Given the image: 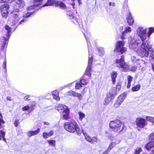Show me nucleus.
I'll list each match as a JSON object with an SVG mask.
<instances>
[{
  "instance_id": "7",
  "label": "nucleus",
  "mask_w": 154,
  "mask_h": 154,
  "mask_svg": "<svg viewBox=\"0 0 154 154\" xmlns=\"http://www.w3.org/2000/svg\"><path fill=\"white\" fill-rule=\"evenodd\" d=\"M125 42L123 41H118L116 44V49L115 51H116L120 52L121 53L125 52L127 51L126 48L124 47Z\"/></svg>"
},
{
  "instance_id": "41",
  "label": "nucleus",
  "mask_w": 154,
  "mask_h": 154,
  "mask_svg": "<svg viewBox=\"0 0 154 154\" xmlns=\"http://www.w3.org/2000/svg\"><path fill=\"white\" fill-rule=\"evenodd\" d=\"M91 65H88L86 69V72H90L91 71Z\"/></svg>"
},
{
  "instance_id": "59",
  "label": "nucleus",
  "mask_w": 154,
  "mask_h": 154,
  "mask_svg": "<svg viewBox=\"0 0 154 154\" xmlns=\"http://www.w3.org/2000/svg\"><path fill=\"white\" fill-rule=\"evenodd\" d=\"M77 1L78 2L79 5L82 4V0H77Z\"/></svg>"
},
{
  "instance_id": "3",
  "label": "nucleus",
  "mask_w": 154,
  "mask_h": 154,
  "mask_svg": "<svg viewBox=\"0 0 154 154\" xmlns=\"http://www.w3.org/2000/svg\"><path fill=\"white\" fill-rule=\"evenodd\" d=\"M148 51H152L151 45H149L147 41H146L143 42L140 48L137 50V52L141 57H147L149 54Z\"/></svg>"
},
{
  "instance_id": "30",
  "label": "nucleus",
  "mask_w": 154,
  "mask_h": 154,
  "mask_svg": "<svg viewBox=\"0 0 154 154\" xmlns=\"http://www.w3.org/2000/svg\"><path fill=\"white\" fill-rule=\"evenodd\" d=\"M140 85H137L132 87V91H138L140 89Z\"/></svg>"
},
{
  "instance_id": "44",
  "label": "nucleus",
  "mask_w": 154,
  "mask_h": 154,
  "mask_svg": "<svg viewBox=\"0 0 154 154\" xmlns=\"http://www.w3.org/2000/svg\"><path fill=\"white\" fill-rule=\"evenodd\" d=\"M121 83L119 82L117 84V85H116V90H117L118 91H119L121 88Z\"/></svg>"
},
{
  "instance_id": "52",
  "label": "nucleus",
  "mask_w": 154,
  "mask_h": 154,
  "mask_svg": "<svg viewBox=\"0 0 154 154\" xmlns=\"http://www.w3.org/2000/svg\"><path fill=\"white\" fill-rule=\"evenodd\" d=\"M4 40L5 41V42H4V45L3 46V47H4L5 45L7 44V42L8 41V40L7 38H6L4 37Z\"/></svg>"
},
{
  "instance_id": "15",
  "label": "nucleus",
  "mask_w": 154,
  "mask_h": 154,
  "mask_svg": "<svg viewBox=\"0 0 154 154\" xmlns=\"http://www.w3.org/2000/svg\"><path fill=\"white\" fill-rule=\"evenodd\" d=\"M40 131V129L39 128H38L36 130L34 131H29L27 132V135L29 137H31V136L37 134Z\"/></svg>"
},
{
  "instance_id": "62",
  "label": "nucleus",
  "mask_w": 154,
  "mask_h": 154,
  "mask_svg": "<svg viewBox=\"0 0 154 154\" xmlns=\"http://www.w3.org/2000/svg\"><path fill=\"white\" fill-rule=\"evenodd\" d=\"M75 5V4L74 3H73L72 4V5L73 6V8H74V5Z\"/></svg>"
},
{
  "instance_id": "43",
  "label": "nucleus",
  "mask_w": 154,
  "mask_h": 154,
  "mask_svg": "<svg viewBox=\"0 0 154 154\" xmlns=\"http://www.w3.org/2000/svg\"><path fill=\"white\" fill-rule=\"evenodd\" d=\"M30 108V107L28 105L25 106L22 108V110L23 111H27L29 110Z\"/></svg>"
},
{
  "instance_id": "42",
  "label": "nucleus",
  "mask_w": 154,
  "mask_h": 154,
  "mask_svg": "<svg viewBox=\"0 0 154 154\" xmlns=\"http://www.w3.org/2000/svg\"><path fill=\"white\" fill-rule=\"evenodd\" d=\"M82 87L80 83H77L76 84L75 88L76 89H79Z\"/></svg>"
},
{
  "instance_id": "57",
  "label": "nucleus",
  "mask_w": 154,
  "mask_h": 154,
  "mask_svg": "<svg viewBox=\"0 0 154 154\" xmlns=\"http://www.w3.org/2000/svg\"><path fill=\"white\" fill-rule=\"evenodd\" d=\"M108 137L111 140H113L112 138L113 137L111 136V135L109 134V135H108Z\"/></svg>"
},
{
  "instance_id": "28",
  "label": "nucleus",
  "mask_w": 154,
  "mask_h": 154,
  "mask_svg": "<svg viewBox=\"0 0 154 154\" xmlns=\"http://www.w3.org/2000/svg\"><path fill=\"white\" fill-rule=\"evenodd\" d=\"M83 133L85 137V139L91 143L92 141V138L91 137L88 135L85 132H83Z\"/></svg>"
},
{
  "instance_id": "50",
  "label": "nucleus",
  "mask_w": 154,
  "mask_h": 154,
  "mask_svg": "<svg viewBox=\"0 0 154 154\" xmlns=\"http://www.w3.org/2000/svg\"><path fill=\"white\" fill-rule=\"evenodd\" d=\"M2 1L3 2L10 3L14 1V0H2Z\"/></svg>"
},
{
  "instance_id": "37",
  "label": "nucleus",
  "mask_w": 154,
  "mask_h": 154,
  "mask_svg": "<svg viewBox=\"0 0 154 154\" xmlns=\"http://www.w3.org/2000/svg\"><path fill=\"white\" fill-rule=\"evenodd\" d=\"M146 119L150 122L154 123V117L150 116H146Z\"/></svg>"
},
{
  "instance_id": "54",
  "label": "nucleus",
  "mask_w": 154,
  "mask_h": 154,
  "mask_svg": "<svg viewBox=\"0 0 154 154\" xmlns=\"http://www.w3.org/2000/svg\"><path fill=\"white\" fill-rule=\"evenodd\" d=\"M29 97V96H26L24 97V99L25 100H29V99H28Z\"/></svg>"
},
{
  "instance_id": "10",
  "label": "nucleus",
  "mask_w": 154,
  "mask_h": 154,
  "mask_svg": "<svg viewBox=\"0 0 154 154\" xmlns=\"http://www.w3.org/2000/svg\"><path fill=\"white\" fill-rule=\"evenodd\" d=\"M9 6L8 4H4L0 6V9L2 15L4 17H6L8 14V10Z\"/></svg>"
},
{
  "instance_id": "38",
  "label": "nucleus",
  "mask_w": 154,
  "mask_h": 154,
  "mask_svg": "<svg viewBox=\"0 0 154 154\" xmlns=\"http://www.w3.org/2000/svg\"><path fill=\"white\" fill-rule=\"evenodd\" d=\"M92 141L91 142V143H94V142H97L99 140L97 137H94L92 138Z\"/></svg>"
},
{
  "instance_id": "49",
  "label": "nucleus",
  "mask_w": 154,
  "mask_h": 154,
  "mask_svg": "<svg viewBox=\"0 0 154 154\" xmlns=\"http://www.w3.org/2000/svg\"><path fill=\"white\" fill-rule=\"evenodd\" d=\"M3 68L4 69H6V60H5L3 62Z\"/></svg>"
},
{
  "instance_id": "36",
  "label": "nucleus",
  "mask_w": 154,
  "mask_h": 154,
  "mask_svg": "<svg viewBox=\"0 0 154 154\" xmlns=\"http://www.w3.org/2000/svg\"><path fill=\"white\" fill-rule=\"evenodd\" d=\"M116 146V144L115 142H112L109 145L107 150L109 151L112 149L113 147Z\"/></svg>"
},
{
  "instance_id": "5",
  "label": "nucleus",
  "mask_w": 154,
  "mask_h": 154,
  "mask_svg": "<svg viewBox=\"0 0 154 154\" xmlns=\"http://www.w3.org/2000/svg\"><path fill=\"white\" fill-rule=\"evenodd\" d=\"M110 128L114 132H118L120 130L122 125V122L118 120L111 121L109 124Z\"/></svg>"
},
{
  "instance_id": "58",
  "label": "nucleus",
  "mask_w": 154,
  "mask_h": 154,
  "mask_svg": "<svg viewBox=\"0 0 154 154\" xmlns=\"http://www.w3.org/2000/svg\"><path fill=\"white\" fill-rule=\"evenodd\" d=\"M131 83H128L127 85V87L128 88H130L131 86Z\"/></svg>"
},
{
  "instance_id": "31",
  "label": "nucleus",
  "mask_w": 154,
  "mask_h": 154,
  "mask_svg": "<svg viewBox=\"0 0 154 154\" xmlns=\"http://www.w3.org/2000/svg\"><path fill=\"white\" fill-rule=\"evenodd\" d=\"M73 96L77 97L80 100L82 99L83 97L82 96L81 94L75 92Z\"/></svg>"
},
{
  "instance_id": "17",
  "label": "nucleus",
  "mask_w": 154,
  "mask_h": 154,
  "mask_svg": "<svg viewBox=\"0 0 154 154\" xmlns=\"http://www.w3.org/2000/svg\"><path fill=\"white\" fill-rule=\"evenodd\" d=\"M54 131H51L48 133L44 132L42 134V136L44 139H47L53 135L54 134Z\"/></svg>"
},
{
  "instance_id": "53",
  "label": "nucleus",
  "mask_w": 154,
  "mask_h": 154,
  "mask_svg": "<svg viewBox=\"0 0 154 154\" xmlns=\"http://www.w3.org/2000/svg\"><path fill=\"white\" fill-rule=\"evenodd\" d=\"M18 124V120H16L14 122V125L16 127H17Z\"/></svg>"
},
{
  "instance_id": "56",
  "label": "nucleus",
  "mask_w": 154,
  "mask_h": 154,
  "mask_svg": "<svg viewBox=\"0 0 154 154\" xmlns=\"http://www.w3.org/2000/svg\"><path fill=\"white\" fill-rule=\"evenodd\" d=\"M109 5L110 6L112 5L113 6H114L115 5V3L114 2L111 3V2H110L109 3Z\"/></svg>"
},
{
  "instance_id": "45",
  "label": "nucleus",
  "mask_w": 154,
  "mask_h": 154,
  "mask_svg": "<svg viewBox=\"0 0 154 154\" xmlns=\"http://www.w3.org/2000/svg\"><path fill=\"white\" fill-rule=\"evenodd\" d=\"M81 82L82 84L83 85H85L87 84L88 82L85 80L82 79L81 80Z\"/></svg>"
},
{
  "instance_id": "55",
  "label": "nucleus",
  "mask_w": 154,
  "mask_h": 154,
  "mask_svg": "<svg viewBox=\"0 0 154 154\" xmlns=\"http://www.w3.org/2000/svg\"><path fill=\"white\" fill-rule=\"evenodd\" d=\"M109 152V151L108 150H106L105 152H104L102 154H107Z\"/></svg>"
},
{
  "instance_id": "2",
  "label": "nucleus",
  "mask_w": 154,
  "mask_h": 154,
  "mask_svg": "<svg viewBox=\"0 0 154 154\" xmlns=\"http://www.w3.org/2000/svg\"><path fill=\"white\" fill-rule=\"evenodd\" d=\"M64 127L66 130L71 133L76 132L79 134L81 132L78 125L73 120L66 122L64 125Z\"/></svg>"
},
{
  "instance_id": "19",
  "label": "nucleus",
  "mask_w": 154,
  "mask_h": 154,
  "mask_svg": "<svg viewBox=\"0 0 154 154\" xmlns=\"http://www.w3.org/2000/svg\"><path fill=\"white\" fill-rule=\"evenodd\" d=\"M131 31V28L129 26L126 27L124 31L122 33V35L121 36V38L122 39H125L124 35L125 33L130 32Z\"/></svg>"
},
{
  "instance_id": "18",
  "label": "nucleus",
  "mask_w": 154,
  "mask_h": 154,
  "mask_svg": "<svg viewBox=\"0 0 154 154\" xmlns=\"http://www.w3.org/2000/svg\"><path fill=\"white\" fill-rule=\"evenodd\" d=\"M117 73L116 71H112L111 73L112 83L115 84L116 82V79L117 76Z\"/></svg>"
},
{
  "instance_id": "48",
  "label": "nucleus",
  "mask_w": 154,
  "mask_h": 154,
  "mask_svg": "<svg viewBox=\"0 0 154 154\" xmlns=\"http://www.w3.org/2000/svg\"><path fill=\"white\" fill-rule=\"evenodd\" d=\"M149 139L152 140V141H153V140H154V133H152L150 134Z\"/></svg>"
},
{
  "instance_id": "61",
  "label": "nucleus",
  "mask_w": 154,
  "mask_h": 154,
  "mask_svg": "<svg viewBox=\"0 0 154 154\" xmlns=\"http://www.w3.org/2000/svg\"><path fill=\"white\" fill-rule=\"evenodd\" d=\"M44 123L45 125H49V123L48 122H45Z\"/></svg>"
},
{
  "instance_id": "9",
  "label": "nucleus",
  "mask_w": 154,
  "mask_h": 154,
  "mask_svg": "<svg viewBox=\"0 0 154 154\" xmlns=\"http://www.w3.org/2000/svg\"><path fill=\"white\" fill-rule=\"evenodd\" d=\"M131 59L133 63L136 64L137 65H139L138 66L139 68L143 66V64H146L145 62L141 59H137L134 56H132L131 57Z\"/></svg>"
},
{
  "instance_id": "60",
  "label": "nucleus",
  "mask_w": 154,
  "mask_h": 154,
  "mask_svg": "<svg viewBox=\"0 0 154 154\" xmlns=\"http://www.w3.org/2000/svg\"><path fill=\"white\" fill-rule=\"evenodd\" d=\"M11 97H7V99L8 100L11 101Z\"/></svg>"
},
{
  "instance_id": "16",
  "label": "nucleus",
  "mask_w": 154,
  "mask_h": 154,
  "mask_svg": "<svg viewBox=\"0 0 154 154\" xmlns=\"http://www.w3.org/2000/svg\"><path fill=\"white\" fill-rule=\"evenodd\" d=\"M117 93V90L116 88H112L109 91V93L108 94L109 96L114 98V96Z\"/></svg>"
},
{
  "instance_id": "51",
  "label": "nucleus",
  "mask_w": 154,
  "mask_h": 154,
  "mask_svg": "<svg viewBox=\"0 0 154 154\" xmlns=\"http://www.w3.org/2000/svg\"><path fill=\"white\" fill-rule=\"evenodd\" d=\"M26 20L25 19H22L19 22V24H22L23 23H24L26 22Z\"/></svg>"
},
{
  "instance_id": "63",
  "label": "nucleus",
  "mask_w": 154,
  "mask_h": 154,
  "mask_svg": "<svg viewBox=\"0 0 154 154\" xmlns=\"http://www.w3.org/2000/svg\"><path fill=\"white\" fill-rule=\"evenodd\" d=\"M151 154H154V150H152L151 151Z\"/></svg>"
},
{
  "instance_id": "24",
  "label": "nucleus",
  "mask_w": 154,
  "mask_h": 154,
  "mask_svg": "<svg viewBox=\"0 0 154 154\" xmlns=\"http://www.w3.org/2000/svg\"><path fill=\"white\" fill-rule=\"evenodd\" d=\"M17 6L20 8H23L25 5V3L23 0H16Z\"/></svg>"
},
{
  "instance_id": "33",
  "label": "nucleus",
  "mask_w": 154,
  "mask_h": 154,
  "mask_svg": "<svg viewBox=\"0 0 154 154\" xmlns=\"http://www.w3.org/2000/svg\"><path fill=\"white\" fill-rule=\"evenodd\" d=\"M47 141L50 145L52 146H55L56 143L55 140H48Z\"/></svg>"
},
{
  "instance_id": "27",
  "label": "nucleus",
  "mask_w": 154,
  "mask_h": 154,
  "mask_svg": "<svg viewBox=\"0 0 154 154\" xmlns=\"http://www.w3.org/2000/svg\"><path fill=\"white\" fill-rule=\"evenodd\" d=\"M146 148L149 150L151 148L154 147V141L148 143L145 146Z\"/></svg>"
},
{
  "instance_id": "4",
  "label": "nucleus",
  "mask_w": 154,
  "mask_h": 154,
  "mask_svg": "<svg viewBox=\"0 0 154 154\" xmlns=\"http://www.w3.org/2000/svg\"><path fill=\"white\" fill-rule=\"evenodd\" d=\"M43 0H34L35 5L33 6H29L27 8V13L25 15H23L24 18L29 17L35 11V7L36 6H39L41 5Z\"/></svg>"
},
{
  "instance_id": "40",
  "label": "nucleus",
  "mask_w": 154,
  "mask_h": 154,
  "mask_svg": "<svg viewBox=\"0 0 154 154\" xmlns=\"http://www.w3.org/2000/svg\"><path fill=\"white\" fill-rule=\"evenodd\" d=\"M141 152L142 150L141 148H137L136 149L135 154H139Z\"/></svg>"
},
{
  "instance_id": "12",
  "label": "nucleus",
  "mask_w": 154,
  "mask_h": 154,
  "mask_svg": "<svg viewBox=\"0 0 154 154\" xmlns=\"http://www.w3.org/2000/svg\"><path fill=\"white\" fill-rule=\"evenodd\" d=\"M136 122L137 126L141 128H143L147 124V121L145 119L141 118H137Z\"/></svg>"
},
{
  "instance_id": "23",
  "label": "nucleus",
  "mask_w": 154,
  "mask_h": 154,
  "mask_svg": "<svg viewBox=\"0 0 154 154\" xmlns=\"http://www.w3.org/2000/svg\"><path fill=\"white\" fill-rule=\"evenodd\" d=\"M57 2L54 0H48L47 3L43 5V7L52 5L56 4Z\"/></svg>"
},
{
  "instance_id": "13",
  "label": "nucleus",
  "mask_w": 154,
  "mask_h": 154,
  "mask_svg": "<svg viewBox=\"0 0 154 154\" xmlns=\"http://www.w3.org/2000/svg\"><path fill=\"white\" fill-rule=\"evenodd\" d=\"M141 43V42L140 40H135L131 38V41L129 42V47L131 49H134L137 48Z\"/></svg>"
},
{
  "instance_id": "39",
  "label": "nucleus",
  "mask_w": 154,
  "mask_h": 154,
  "mask_svg": "<svg viewBox=\"0 0 154 154\" xmlns=\"http://www.w3.org/2000/svg\"><path fill=\"white\" fill-rule=\"evenodd\" d=\"M74 91H70L67 93H66V95H69L71 96H73L74 94L75 93Z\"/></svg>"
},
{
  "instance_id": "22",
  "label": "nucleus",
  "mask_w": 154,
  "mask_h": 154,
  "mask_svg": "<svg viewBox=\"0 0 154 154\" xmlns=\"http://www.w3.org/2000/svg\"><path fill=\"white\" fill-rule=\"evenodd\" d=\"M53 98L56 100H59L60 97H59V91L57 90H55L52 92Z\"/></svg>"
},
{
  "instance_id": "11",
  "label": "nucleus",
  "mask_w": 154,
  "mask_h": 154,
  "mask_svg": "<svg viewBox=\"0 0 154 154\" xmlns=\"http://www.w3.org/2000/svg\"><path fill=\"white\" fill-rule=\"evenodd\" d=\"M126 96L127 94L125 93H123L120 95L114 104L115 106L116 107H118L124 101Z\"/></svg>"
},
{
  "instance_id": "21",
  "label": "nucleus",
  "mask_w": 154,
  "mask_h": 154,
  "mask_svg": "<svg viewBox=\"0 0 154 154\" xmlns=\"http://www.w3.org/2000/svg\"><path fill=\"white\" fill-rule=\"evenodd\" d=\"M56 109L58 110L59 111H60V110H65L66 109H68L67 108V106H66L65 105H63L62 104H60L58 105L56 107Z\"/></svg>"
},
{
  "instance_id": "29",
  "label": "nucleus",
  "mask_w": 154,
  "mask_h": 154,
  "mask_svg": "<svg viewBox=\"0 0 154 154\" xmlns=\"http://www.w3.org/2000/svg\"><path fill=\"white\" fill-rule=\"evenodd\" d=\"M154 32V29L152 28H149V31L147 33V37L149 38L150 35Z\"/></svg>"
},
{
  "instance_id": "25",
  "label": "nucleus",
  "mask_w": 154,
  "mask_h": 154,
  "mask_svg": "<svg viewBox=\"0 0 154 154\" xmlns=\"http://www.w3.org/2000/svg\"><path fill=\"white\" fill-rule=\"evenodd\" d=\"M64 114L63 115V119H64L66 120L69 119V109H66L63 111Z\"/></svg>"
},
{
  "instance_id": "46",
  "label": "nucleus",
  "mask_w": 154,
  "mask_h": 154,
  "mask_svg": "<svg viewBox=\"0 0 154 154\" xmlns=\"http://www.w3.org/2000/svg\"><path fill=\"white\" fill-rule=\"evenodd\" d=\"M128 83H131L132 80V77L131 76H128Z\"/></svg>"
},
{
  "instance_id": "64",
  "label": "nucleus",
  "mask_w": 154,
  "mask_h": 154,
  "mask_svg": "<svg viewBox=\"0 0 154 154\" xmlns=\"http://www.w3.org/2000/svg\"><path fill=\"white\" fill-rule=\"evenodd\" d=\"M152 70L154 71V65H152Z\"/></svg>"
},
{
  "instance_id": "8",
  "label": "nucleus",
  "mask_w": 154,
  "mask_h": 154,
  "mask_svg": "<svg viewBox=\"0 0 154 154\" xmlns=\"http://www.w3.org/2000/svg\"><path fill=\"white\" fill-rule=\"evenodd\" d=\"M22 16L20 14V13L14 12L13 14L12 17L10 18L9 20L12 23L13 25L16 24L20 20Z\"/></svg>"
},
{
  "instance_id": "34",
  "label": "nucleus",
  "mask_w": 154,
  "mask_h": 154,
  "mask_svg": "<svg viewBox=\"0 0 154 154\" xmlns=\"http://www.w3.org/2000/svg\"><path fill=\"white\" fill-rule=\"evenodd\" d=\"M92 61L93 59L92 56L89 54L88 65H91Z\"/></svg>"
},
{
  "instance_id": "14",
  "label": "nucleus",
  "mask_w": 154,
  "mask_h": 154,
  "mask_svg": "<svg viewBox=\"0 0 154 154\" xmlns=\"http://www.w3.org/2000/svg\"><path fill=\"white\" fill-rule=\"evenodd\" d=\"M127 22L130 26L132 25L134 23V20L131 16V14L129 13L127 18Z\"/></svg>"
},
{
  "instance_id": "47",
  "label": "nucleus",
  "mask_w": 154,
  "mask_h": 154,
  "mask_svg": "<svg viewBox=\"0 0 154 154\" xmlns=\"http://www.w3.org/2000/svg\"><path fill=\"white\" fill-rule=\"evenodd\" d=\"M115 140H116L115 142V143L116 144H116H118L120 142V140L119 138H116L115 139Z\"/></svg>"
},
{
  "instance_id": "26",
  "label": "nucleus",
  "mask_w": 154,
  "mask_h": 154,
  "mask_svg": "<svg viewBox=\"0 0 154 154\" xmlns=\"http://www.w3.org/2000/svg\"><path fill=\"white\" fill-rule=\"evenodd\" d=\"M112 98H113L111 97L107 94L106 97L105 98L104 100V104L106 105H107L109 104L110 101H111Z\"/></svg>"
},
{
  "instance_id": "35",
  "label": "nucleus",
  "mask_w": 154,
  "mask_h": 154,
  "mask_svg": "<svg viewBox=\"0 0 154 154\" xmlns=\"http://www.w3.org/2000/svg\"><path fill=\"white\" fill-rule=\"evenodd\" d=\"M79 116V119L80 120H82V119L85 117V114L82 112H79L78 113Z\"/></svg>"
},
{
  "instance_id": "20",
  "label": "nucleus",
  "mask_w": 154,
  "mask_h": 154,
  "mask_svg": "<svg viewBox=\"0 0 154 154\" xmlns=\"http://www.w3.org/2000/svg\"><path fill=\"white\" fill-rule=\"evenodd\" d=\"M57 5L60 8L62 9H65L66 8V5L63 3L61 1L57 2Z\"/></svg>"
},
{
  "instance_id": "1",
  "label": "nucleus",
  "mask_w": 154,
  "mask_h": 154,
  "mask_svg": "<svg viewBox=\"0 0 154 154\" xmlns=\"http://www.w3.org/2000/svg\"><path fill=\"white\" fill-rule=\"evenodd\" d=\"M115 64L118 67L120 68L122 71L124 72H128V71H132L133 72L135 71L137 68L140 69L138 66L139 65L137 66H134L130 68V66L125 63L124 61V58L123 56H122L120 59H117L115 60Z\"/></svg>"
},
{
  "instance_id": "6",
  "label": "nucleus",
  "mask_w": 154,
  "mask_h": 154,
  "mask_svg": "<svg viewBox=\"0 0 154 154\" xmlns=\"http://www.w3.org/2000/svg\"><path fill=\"white\" fill-rule=\"evenodd\" d=\"M138 35L140 37L141 41L143 42L147 38L146 29L142 27H138L137 31Z\"/></svg>"
},
{
  "instance_id": "32",
  "label": "nucleus",
  "mask_w": 154,
  "mask_h": 154,
  "mask_svg": "<svg viewBox=\"0 0 154 154\" xmlns=\"http://www.w3.org/2000/svg\"><path fill=\"white\" fill-rule=\"evenodd\" d=\"M5 29L7 31V36L9 37L10 35L9 34L11 31V28L7 25L6 26Z\"/></svg>"
}]
</instances>
